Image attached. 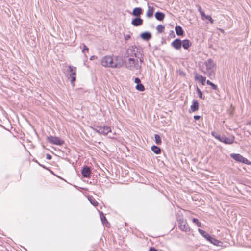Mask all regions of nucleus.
<instances>
[{"label": "nucleus", "instance_id": "f257e3e1", "mask_svg": "<svg viewBox=\"0 0 251 251\" xmlns=\"http://www.w3.org/2000/svg\"><path fill=\"white\" fill-rule=\"evenodd\" d=\"M124 61L119 56L106 55L101 60V64L105 67L120 68L124 64L128 70L134 71L140 70L144 61L142 49L137 46L128 48L124 54Z\"/></svg>", "mask_w": 251, "mask_h": 251}, {"label": "nucleus", "instance_id": "f03ea898", "mask_svg": "<svg viewBox=\"0 0 251 251\" xmlns=\"http://www.w3.org/2000/svg\"><path fill=\"white\" fill-rule=\"evenodd\" d=\"M215 69V64L211 59L205 61L201 67V71L210 78L214 76Z\"/></svg>", "mask_w": 251, "mask_h": 251}, {"label": "nucleus", "instance_id": "7ed1b4c3", "mask_svg": "<svg viewBox=\"0 0 251 251\" xmlns=\"http://www.w3.org/2000/svg\"><path fill=\"white\" fill-rule=\"evenodd\" d=\"M198 231L199 233L205 239H206L208 241L210 242L211 244L219 246L220 244L222 243L220 241L215 239L214 237L211 236L208 233L205 232V231L201 230V229H198Z\"/></svg>", "mask_w": 251, "mask_h": 251}, {"label": "nucleus", "instance_id": "20e7f679", "mask_svg": "<svg viewBox=\"0 0 251 251\" xmlns=\"http://www.w3.org/2000/svg\"><path fill=\"white\" fill-rule=\"evenodd\" d=\"M211 135L221 142H223L226 144H231L233 143L234 140V137L233 136L229 138L225 136V135L220 136L219 134H217L214 131L211 133Z\"/></svg>", "mask_w": 251, "mask_h": 251}, {"label": "nucleus", "instance_id": "39448f33", "mask_svg": "<svg viewBox=\"0 0 251 251\" xmlns=\"http://www.w3.org/2000/svg\"><path fill=\"white\" fill-rule=\"evenodd\" d=\"M77 69L76 67L68 66V69L66 71L67 74L71 79V83L73 86H74V82L76 80Z\"/></svg>", "mask_w": 251, "mask_h": 251}, {"label": "nucleus", "instance_id": "423d86ee", "mask_svg": "<svg viewBox=\"0 0 251 251\" xmlns=\"http://www.w3.org/2000/svg\"><path fill=\"white\" fill-rule=\"evenodd\" d=\"M177 221L178 222V226L182 231L186 232L190 231V228L189 225L186 220L183 218L182 216H179L177 218Z\"/></svg>", "mask_w": 251, "mask_h": 251}, {"label": "nucleus", "instance_id": "0eeeda50", "mask_svg": "<svg viewBox=\"0 0 251 251\" xmlns=\"http://www.w3.org/2000/svg\"><path fill=\"white\" fill-rule=\"evenodd\" d=\"M95 130L99 134H102L103 135H107L108 133L111 132L110 127L107 126H97L96 127Z\"/></svg>", "mask_w": 251, "mask_h": 251}, {"label": "nucleus", "instance_id": "6e6552de", "mask_svg": "<svg viewBox=\"0 0 251 251\" xmlns=\"http://www.w3.org/2000/svg\"><path fill=\"white\" fill-rule=\"evenodd\" d=\"M230 156L236 161L242 162L246 164H250V162L247 159L245 158L240 154L232 153L230 154Z\"/></svg>", "mask_w": 251, "mask_h": 251}, {"label": "nucleus", "instance_id": "1a4fd4ad", "mask_svg": "<svg viewBox=\"0 0 251 251\" xmlns=\"http://www.w3.org/2000/svg\"><path fill=\"white\" fill-rule=\"evenodd\" d=\"M47 141L50 143L56 145H62L64 144L63 140L56 136H50L47 138Z\"/></svg>", "mask_w": 251, "mask_h": 251}, {"label": "nucleus", "instance_id": "9d476101", "mask_svg": "<svg viewBox=\"0 0 251 251\" xmlns=\"http://www.w3.org/2000/svg\"><path fill=\"white\" fill-rule=\"evenodd\" d=\"M100 217L101 220V221L103 225H105L106 226L109 227L110 224L108 222L106 218L104 215L102 211H99Z\"/></svg>", "mask_w": 251, "mask_h": 251}, {"label": "nucleus", "instance_id": "9b49d317", "mask_svg": "<svg viewBox=\"0 0 251 251\" xmlns=\"http://www.w3.org/2000/svg\"><path fill=\"white\" fill-rule=\"evenodd\" d=\"M143 23V20L139 17H137L136 18L133 19L132 20L131 24L134 26H138L142 25Z\"/></svg>", "mask_w": 251, "mask_h": 251}, {"label": "nucleus", "instance_id": "f8f14e48", "mask_svg": "<svg viewBox=\"0 0 251 251\" xmlns=\"http://www.w3.org/2000/svg\"><path fill=\"white\" fill-rule=\"evenodd\" d=\"M182 45L181 41L179 39L175 40L172 43V46L176 50H179Z\"/></svg>", "mask_w": 251, "mask_h": 251}, {"label": "nucleus", "instance_id": "ddd939ff", "mask_svg": "<svg viewBox=\"0 0 251 251\" xmlns=\"http://www.w3.org/2000/svg\"><path fill=\"white\" fill-rule=\"evenodd\" d=\"M81 174L83 177H89L91 174V170L89 167L85 166L82 170Z\"/></svg>", "mask_w": 251, "mask_h": 251}, {"label": "nucleus", "instance_id": "4468645a", "mask_svg": "<svg viewBox=\"0 0 251 251\" xmlns=\"http://www.w3.org/2000/svg\"><path fill=\"white\" fill-rule=\"evenodd\" d=\"M199 104L197 100H193L192 105L190 106V112H195L198 110Z\"/></svg>", "mask_w": 251, "mask_h": 251}, {"label": "nucleus", "instance_id": "2eb2a0df", "mask_svg": "<svg viewBox=\"0 0 251 251\" xmlns=\"http://www.w3.org/2000/svg\"><path fill=\"white\" fill-rule=\"evenodd\" d=\"M148 9L147 11L146 16L148 18H151L153 16L154 8L153 7H151L150 5H148Z\"/></svg>", "mask_w": 251, "mask_h": 251}, {"label": "nucleus", "instance_id": "dca6fc26", "mask_svg": "<svg viewBox=\"0 0 251 251\" xmlns=\"http://www.w3.org/2000/svg\"><path fill=\"white\" fill-rule=\"evenodd\" d=\"M142 13V9L140 7L135 8L132 11V15L136 17H139Z\"/></svg>", "mask_w": 251, "mask_h": 251}, {"label": "nucleus", "instance_id": "f3484780", "mask_svg": "<svg viewBox=\"0 0 251 251\" xmlns=\"http://www.w3.org/2000/svg\"><path fill=\"white\" fill-rule=\"evenodd\" d=\"M182 47L185 49H188L191 46V42L187 39H185L181 42Z\"/></svg>", "mask_w": 251, "mask_h": 251}, {"label": "nucleus", "instance_id": "a211bd4d", "mask_svg": "<svg viewBox=\"0 0 251 251\" xmlns=\"http://www.w3.org/2000/svg\"><path fill=\"white\" fill-rule=\"evenodd\" d=\"M141 37L144 40L148 41L151 37V35L150 32H146L141 34Z\"/></svg>", "mask_w": 251, "mask_h": 251}, {"label": "nucleus", "instance_id": "6ab92c4d", "mask_svg": "<svg viewBox=\"0 0 251 251\" xmlns=\"http://www.w3.org/2000/svg\"><path fill=\"white\" fill-rule=\"evenodd\" d=\"M195 79L201 82L202 85H204L206 81V77L201 75H196Z\"/></svg>", "mask_w": 251, "mask_h": 251}, {"label": "nucleus", "instance_id": "aec40b11", "mask_svg": "<svg viewBox=\"0 0 251 251\" xmlns=\"http://www.w3.org/2000/svg\"><path fill=\"white\" fill-rule=\"evenodd\" d=\"M155 18L159 21H162L165 17V14L162 12H156L155 14Z\"/></svg>", "mask_w": 251, "mask_h": 251}, {"label": "nucleus", "instance_id": "412c9836", "mask_svg": "<svg viewBox=\"0 0 251 251\" xmlns=\"http://www.w3.org/2000/svg\"><path fill=\"white\" fill-rule=\"evenodd\" d=\"M151 151L156 154H160L161 153V149L160 148L156 146H152L151 148Z\"/></svg>", "mask_w": 251, "mask_h": 251}, {"label": "nucleus", "instance_id": "4be33fe9", "mask_svg": "<svg viewBox=\"0 0 251 251\" xmlns=\"http://www.w3.org/2000/svg\"><path fill=\"white\" fill-rule=\"evenodd\" d=\"M175 30L176 32V33L177 35H182L183 34V30H182V28L180 26H176L175 28Z\"/></svg>", "mask_w": 251, "mask_h": 251}, {"label": "nucleus", "instance_id": "5701e85b", "mask_svg": "<svg viewBox=\"0 0 251 251\" xmlns=\"http://www.w3.org/2000/svg\"><path fill=\"white\" fill-rule=\"evenodd\" d=\"M88 199L90 202L94 206H97L98 205V202L91 196H88Z\"/></svg>", "mask_w": 251, "mask_h": 251}, {"label": "nucleus", "instance_id": "b1692460", "mask_svg": "<svg viewBox=\"0 0 251 251\" xmlns=\"http://www.w3.org/2000/svg\"><path fill=\"white\" fill-rule=\"evenodd\" d=\"M201 19L203 20H204L205 19L208 20L211 24L214 23V20L210 15H206L205 14L204 15V16L201 17Z\"/></svg>", "mask_w": 251, "mask_h": 251}, {"label": "nucleus", "instance_id": "393cba45", "mask_svg": "<svg viewBox=\"0 0 251 251\" xmlns=\"http://www.w3.org/2000/svg\"><path fill=\"white\" fill-rule=\"evenodd\" d=\"M154 138H155V143L158 144V145H160L162 143V141H161V139L160 138V137L159 135L158 134H155L154 135Z\"/></svg>", "mask_w": 251, "mask_h": 251}, {"label": "nucleus", "instance_id": "a878e982", "mask_svg": "<svg viewBox=\"0 0 251 251\" xmlns=\"http://www.w3.org/2000/svg\"><path fill=\"white\" fill-rule=\"evenodd\" d=\"M164 26L162 25H158L156 27V30H157L158 32L159 33H162L164 30Z\"/></svg>", "mask_w": 251, "mask_h": 251}, {"label": "nucleus", "instance_id": "bb28decb", "mask_svg": "<svg viewBox=\"0 0 251 251\" xmlns=\"http://www.w3.org/2000/svg\"><path fill=\"white\" fill-rule=\"evenodd\" d=\"M206 83L211 86L212 88L214 90H217L218 89L217 85L212 83L210 80H208L206 81Z\"/></svg>", "mask_w": 251, "mask_h": 251}, {"label": "nucleus", "instance_id": "cd10ccee", "mask_svg": "<svg viewBox=\"0 0 251 251\" xmlns=\"http://www.w3.org/2000/svg\"><path fill=\"white\" fill-rule=\"evenodd\" d=\"M192 222H193V223L196 224L198 227H201V223L199 222V221L198 219H197L196 218H193L192 219Z\"/></svg>", "mask_w": 251, "mask_h": 251}, {"label": "nucleus", "instance_id": "c85d7f7f", "mask_svg": "<svg viewBox=\"0 0 251 251\" xmlns=\"http://www.w3.org/2000/svg\"><path fill=\"white\" fill-rule=\"evenodd\" d=\"M136 88L140 91H143L145 90L144 86L141 83L137 84L136 86Z\"/></svg>", "mask_w": 251, "mask_h": 251}, {"label": "nucleus", "instance_id": "c756f323", "mask_svg": "<svg viewBox=\"0 0 251 251\" xmlns=\"http://www.w3.org/2000/svg\"><path fill=\"white\" fill-rule=\"evenodd\" d=\"M197 92L199 95V97L201 99H204V98L202 96V92L200 90V89L198 87H197Z\"/></svg>", "mask_w": 251, "mask_h": 251}, {"label": "nucleus", "instance_id": "7c9ffc66", "mask_svg": "<svg viewBox=\"0 0 251 251\" xmlns=\"http://www.w3.org/2000/svg\"><path fill=\"white\" fill-rule=\"evenodd\" d=\"M198 10L199 11V12H200L201 15V17L203 16H204V15L205 14L204 12L202 11V8H201V7L200 6H198Z\"/></svg>", "mask_w": 251, "mask_h": 251}, {"label": "nucleus", "instance_id": "2f4dec72", "mask_svg": "<svg viewBox=\"0 0 251 251\" xmlns=\"http://www.w3.org/2000/svg\"><path fill=\"white\" fill-rule=\"evenodd\" d=\"M134 82L136 83L137 85L141 83L140 79L139 78L137 77L135 79Z\"/></svg>", "mask_w": 251, "mask_h": 251}, {"label": "nucleus", "instance_id": "473e14b6", "mask_svg": "<svg viewBox=\"0 0 251 251\" xmlns=\"http://www.w3.org/2000/svg\"><path fill=\"white\" fill-rule=\"evenodd\" d=\"M124 37H125V39L126 40H128V39H129L130 38L131 36H130V35L127 34V35H125Z\"/></svg>", "mask_w": 251, "mask_h": 251}, {"label": "nucleus", "instance_id": "72a5a7b5", "mask_svg": "<svg viewBox=\"0 0 251 251\" xmlns=\"http://www.w3.org/2000/svg\"><path fill=\"white\" fill-rule=\"evenodd\" d=\"M88 50H89L88 48L86 45H84L83 49L82 50V52H84L85 50L88 51Z\"/></svg>", "mask_w": 251, "mask_h": 251}, {"label": "nucleus", "instance_id": "f704fd0d", "mask_svg": "<svg viewBox=\"0 0 251 251\" xmlns=\"http://www.w3.org/2000/svg\"><path fill=\"white\" fill-rule=\"evenodd\" d=\"M201 117L200 116H198V115H195L194 116V118L195 120H198L200 119Z\"/></svg>", "mask_w": 251, "mask_h": 251}, {"label": "nucleus", "instance_id": "c9c22d12", "mask_svg": "<svg viewBox=\"0 0 251 251\" xmlns=\"http://www.w3.org/2000/svg\"><path fill=\"white\" fill-rule=\"evenodd\" d=\"M97 57L96 56H95V55H93V56H92L90 57V59L91 60H93L96 59H97Z\"/></svg>", "mask_w": 251, "mask_h": 251}, {"label": "nucleus", "instance_id": "e433bc0d", "mask_svg": "<svg viewBox=\"0 0 251 251\" xmlns=\"http://www.w3.org/2000/svg\"><path fill=\"white\" fill-rule=\"evenodd\" d=\"M149 251H157L154 248L151 247V248H150Z\"/></svg>", "mask_w": 251, "mask_h": 251}, {"label": "nucleus", "instance_id": "4c0bfd02", "mask_svg": "<svg viewBox=\"0 0 251 251\" xmlns=\"http://www.w3.org/2000/svg\"><path fill=\"white\" fill-rule=\"evenodd\" d=\"M47 158L48 159H51V156H50V155H49V154H48V155H47Z\"/></svg>", "mask_w": 251, "mask_h": 251}, {"label": "nucleus", "instance_id": "58836bf2", "mask_svg": "<svg viewBox=\"0 0 251 251\" xmlns=\"http://www.w3.org/2000/svg\"><path fill=\"white\" fill-rule=\"evenodd\" d=\"M251 124V122H250L248 123V124Z\"/></svg>", "mask_w": 251, "mask_h": 251}, {"label": "nucleus", "instance_id": "ea45409f", "mask_svg": "<svg viewBox=\"0 0 251 251\" xmlns=\"http://www.w3.org/2000/svg\"><path fill=\"white\" fill-rule=\"evenodd\" d=\"M221 32H223L224 31L223 29H221Z\"/></svg>", "mask_w": 251, "mask_h": 251}, {"label": "nucleus", "instance_id": "a19ab883", "mask_svg": "<svg viewBox=\"0 0 251 251\" xmlns=\"http://www.w3.org/2000/svg\"><path fill=\"white\" fill-rule=\"evenodd\" d=\"M111 138H114V137H110Z\"/></svg>", "mask_w": 251, "mask_h": 251}]
</instances>
